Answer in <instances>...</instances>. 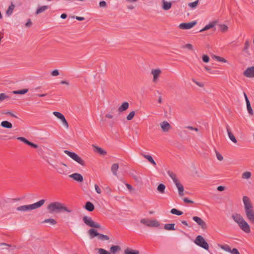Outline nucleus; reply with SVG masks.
Masks as SVG:
<instances>
[{"instance_id": "nucleus-11", "label": "nucleus", "mask_w": 254, "mask_h": 254, "mask_svg": "<svg viewBox=\"0 0 254 254\" xmlns=\"http://www.w3.org/2000/svg\"><path fill=\"white\" fill-rule=\"evenodd\" d=\"M192 219L199 225L203 230H206L207 228V224L201 218L197 216H193Z\"/></svg>"}, {"instance_id": "nucleus-28", "label": "nucleus", "mask_w": 254, "mask_h": 254, "mask_svg": "<svg viewBox=\"0 0 254 254\" xmlns=\"http://www.w3.org/2000/svg\"><path fill=\"white\" fill-rule=\"evenodd\" d=\"M175 224L174 223L166 224L164 225V228L167 230H175Z\"/></svg>"}, {"instance_id": "nucleus-58", "label": "nucleus", "mask_w": 254, "mask_h": 254, "mask_svg": "<svg viewBox=\"0 0 254 254\" xmlns=\"http://www.w3.org/2000/svg\"><path fill=\"white\" fill-rule=\"evenodd\" d=\"M94 187H95V189L96 192L100 194L101 193V190L100 188H99V187L97 184H95Z\"/></svg>"}, {"instance_id": "nucleus-39", "label": "nucleus", "mask_w": 254, "mask_h": 254, "mask_svg": "<svg viewBox=\"0 0 254 254\" xmlns=\"http://www.w3.org/2000/svg\"><path fill=\"white\" fill-rule=\"evenodd\" d=\"M53 115L55 116L57 118L59 119L60 120L63 119L64 116L60 112L55 111L53 112Z\"/></svg>"}, {"instance_id": "nucleus-15", "label": "nucleus", "mask_w": 254, "mask_h": 254, "mask_svg": "<svg viewBox=\"0 0 254 254\" xmlns=\"http://www.w3.org/2000/svg\"><path fill=\"white\" fill-rule=\"evenodd\" d=\"M232 218L234 221L238 225L244 220L243 216L238 213H234L232 215Z\"/></svg>"}, {"instance_id": "nucleus-3", "label": "nucleus", "mask_w": 254, "mask_h": 254, "mask_svg": "<svg viewBox=\"0 0 254 254\" xmlns=\"http://www.w3.org/2000/svg\"><path fill=\"white\" fill-rule=\"evenodd\" d=\"M47 209L51 214L59 213L64 211L70 213L72 210L68 208L63 203L55 201L50 203L47 205Z\"/></svg>"}, {"instance_id": "nucleus-9", "label": "nucleus", "mask_w": 254, "mask_h": 254, "mask_svg": "<svg viewBox=\"0 0 254 254\" xmlns=\"http://www.w3.org/2000/svg\"><path fill=\"white\" fill-rule=\"evenodd\" d=\"M140 223L150 227H157L160 225L157 220H150L147 219H141Z\"/></svg>"}, {"instance_id": "nucleus-16", "label": "nucleus", "mask_w": 254, "mask_h": 254, "mask_svg": "<svg viewBox=\"0 0 254 254\" xmlns=\"http://www.w3.org/2000/svg\"><path fill=\"white\" fill-rule=\"evenodd\" d=\"M69 177L79 183H81L83 181V176L80 174L79 173H73L71 175H70Z\"/></svg>"}, {"instance_id": "nucleus-64", "label": "nucleus", "mask_w": 254, "mask_h": 254, "mask_svg": "<svg viewBox=\"0 0 254 254\" xmlns=\"http://www.w3.org/2000/svg\"><path fill=\"white\" fill-rule=\"evenodd\" d=\"M73 18H75L76 20H77L78 21H82L85 19L84 17H80V16H73Z\"/></svg>"}, {"instance_id": "nucleus-24", "label": "nucleus", "mask_w": 254, "mask_h": 254, "mask_svg": "<svg viewBox=\"0 0 254 254\" xmlns=\"http://www.w3.org/2000/svg\"><path fill=\"white\" fill-rule=\"evenodd\" d=\"M88 234L90 236V238L92 239L95 237L98 236L99 233H98L96 230L94 229H90L88 232Z\"/></svg>"}, {"instance_id": "nucleus-52", "label": "nucleus", "mask_w": 254, "mask_h": 254, "mask_svg": "<svg viewBox=\"0 0 254 254\" xmlns=\"http://www.w3.org/2000/svg\"><path fill=\"white\" fill-rule=\"evenodd\" d=\"M61 121L62 122L63 125L65 126V127L66 128H68V124L67 121L66 120L65 117L63 118V119H62Z\"/></svg>"}, {"instance_id": "nucleus-17", "label": "nucleus", "mask_w": 254, "mask_h": 254, "mask_svg": "<svg viewBox=\"0 0 254 254\" xmlns=\"http://www.w3.org/2000/svg\"><path fill=\"white\" fill-rule=\"evenodd\" d=\"M161 127L164 132H168L171 128V125L166 121H163L160 124Z\"/></svg>"}, {"instance_id": "nucleus-19", "label": "nucleus", "mask_w": 254, "mask_h": 254, "mask_svg": "<svg viewBox=\"0 0 254 254\" xmlns=\"http://www.w3.org/2000/svg\"><path fill=\"white\" fill-rule=\"evenodd\" d=\"M162 7L164 10H168L171 8L172 5L171 2H168L166 1L165 0H162Z\"/></svg>"}, {"instance_id": "nucleus-54", "label": "nucleus", "mask_w": 254, "mask_h": 254, "mask_svg": "<svg viewBox=\"0 0 254 254\" xmlns=\"http://www.w3.org/2000/svg\"><path fill=\"white\" fill-rule=\"evenodd\" d=\"M51 75L54 76H56L59 75L60 73L58 69H55L51 72Z\"/></svg>"}, {"instance_id": "nucleus-31", "label": "nucleus", "mask_w": 254, "mask_h": 254, "mask_svg": "<svg viewBox=\"0 0 254 254\" xmlns=\"http://www.w3.org/2000/svg\"><path fill=\"white\" fill-rule=\"evenodd\" d=\"M15 7V5L11 3V4L9 6L8 9L6 11V13L7 15L9 16L12 14L13 9Z\"/></svg>"}, {"instance_id": "nucleus-32", "label": "nucleus", "mask_w": 254, "mask_h": 254, "mask_svg": "<svg viewBox=\"0 0 254 254\" xmlns=\"http://www.w3.org/2000/svg\"><path fill=\"white\" fill-rule=\"evenodd\" d=\"M165 188L166 186L163 184H160L158 186L157 190L160 193H164L165 192Z\"/></svg>"}, {"instance_id": "nucleus-27", "label": "nucleus", "mask_w": 254, "mask_h": 254, "mask_svg": "<svg viewBox=\"0 0 254 254\" xmlns=\"http://www.w3.org/2000/svg\"><path fill=\"white\" fill-rule=\"evenodd\" d=\"M119 169V165L117 163H114L111 167V171L115 176H117V171Z\"/></svg>"}, {"instance_id": "nucleus-10", "label": "nucleus", "mask_w": 254, "mask_h": 254, "mask_svg": "<svg viewBox=\"0 0 254 254\" xmlns=\"http://www.w3.org/2000/svg\"><path fill=\"white\" fill-rule=\"evenodd\" d=\"M196 21H193L188 23H182L179 25L181 29H190L196 24Z\"/></svg>"}, {"instance_id": "nucleus-29", "label": "nucleus", "mask_w": 254, "mask_h": 254, "mask_svg": "<svg viewBox=\"0 0 254 254\" xmlns=\"http://www.w3.org/2000/svg\"><path fill=\"white\" fill-rule=\"evenodd\" d=\"M120 251L121 248L119 246H112L110 248V252L113 254H115Z\"/></svg>"}, {"instance_id": "nucleus-6", "label": "nucleus", "mask_w": 254, "mask_h": 254, "mask_svg": "<svg viewBox=\"0 0 254 254\" xmlns=\"http://www.w3.org/2000/svg\"><path fill=\"white\" fill-rule=\"evenodd\" d=\"M49 164L51 165L54 168H55L57 172L61 175H66V173L67 172V166L64 163H61L59 165H53L51 164L48 161H47Z\"/></svg>"}, {"instance_id": "nucleus-14", "label": "nucleus", "mask_w": 254, "mask_h": 254, "mask_svg": "<svg viewBox=\"0 0 254 254\" xmlns=\"http://www.w3.org/2000/svg\"><path fill=\"white\" fill-rule=\"evenodd\" d=\"M151 73L153 75V81L155 82L161 73V70L159 68L153 69L151 70Z\"/></svg>"}, {"instance_id": "nucleus-40", "label": "nucleus", "mask_w": 254, "mask_h": 254, "mask_svg": "<svg viewBox=\"0 0 254 254\" xmlns=\"http://www.w3.org/2000/svg\"><path fill=\"white\" fill-rule=\"evenodd\" d=\"M219 27L221 31L223 32H225L228 30V27L225 24H220Z\"/></svg>"}, {"instance_id": "nucleus-46", "label": "nucleus", "mask_w": 254, "mask_h": 254, "mask_svg": "<svg viewBox=\"0 0 254 254\" xmlns=\"http://www.w3.org/2000/svg\"><path fill=\"white\" fill-rule=\"evenodd\" d=\"M178 193L179 195L180 196H182L184 195V186L182 185L181 187H180L179 188H178Z\"/></svg>"}, {"instance_id": "nucleus-44", "label": "nucleus", "mask_w": 254, "mask_h": 254, "mask_svg": "<svg viewBox=\"0 0 254 254\" xmlns=\"http://www.w3.org/2000/svg\"><path fill=\"white\" fill-rule=\"evenodd\" d=\"M134 115H135V112L134 111H131L127 116V120H128V121L131 120L133 118Z\"/></svg>"}, {"instance_id": "nucleus-12", "label": "nucleus", "mask_w": 254, "mask_h": 254, "mask_svg": "<svg viewBox=\"0 0 254 254\" xmlns=\"http://www.w3.org/2000/svg\"><path fill=\"white\" fill-rule=\"evenodd\" d=\"M238 225L241 229L245 233H249L251 232L250 227L245 220L243 222H241Z\"/></svg>"}, {"instance_id": "nucleus-45", "label": "nucleus", "mask_w": 254, "mask_h": 254, "mask_svg": "<svg viewBox=\"0 0 254 254\" xmlns=\"http://www.w3.org/2000/svg\"><path fill=\"white\" fill-rule=\"evenodd\" d=\"M251 176V173L250 172H245L242 175L243 178L248 179Z\"/></svg>"}, {"instance_id": "nucleus-18", "label": "nucleus", "mask_w": 254, "mask_h": 254, "mask_svg": "<svg viewBox=\"0 0 254 254\" xmlns=\"http://www.w3.org/2000/svg\"><path fill=\"white\" fill-rule=\"evenodd\" d=\"M217 21H213L210 22L208 24L206 25L203 28L201 29L199 32H203L209 29L213 28L217 24Z\"/></svg>"}, {"instance_id": "nucleus-13", "label": "nucleus", "mask_w": 254, "mask_h": 254, "mask_svg": "<svg viewBox=\"0 0 254 254\" xmlns=\"http://www.w3.org/2000/svg\"><path fill=\"white\" fill-rule=\"evenodd\" d=\"M244 75L247 77L254 78V66L248 67L244 72Z\"/></svg>"}, {"instance_id": "nucleus-36", "label": "nucleus", "mask_w": 254, "mask_h": 254, "mask_svg": "<svg viewBox=\"0 0 254 254\" xmlns=\"http://www.w3.org/2000/svg\"><path fill=\"white\" fill-rule=\"evenodd\" d=\"M43 223H49L52 225H55L57 224V221L52 218L46 219L43 221Z\"/></svg>"}, {"instance_id": "nucleus-23", "label": "nucleus", "mask_w": 254, "mask_h": 254, "mask_svg": "<svg viewBox=\"0 0 254 254\" xmlns=\"http://www.w3.org/2000/svg\"><path fill=\"white\" fill-rule=\"evenodd\" d=\"M84 208L88 211L91 212L94 210L95 207L93 204L90 202L88 201L85 203Z\"/></svg>"}, {"instance_id": "nucleus-48", "label": "nucleus", "mask_w": 254, "mask_h": 254, "mask_svg": "<svg viewBox=\"0 0 254 254\" xmlns=\"http://www.w3.org/2000/svg\"><path fill=\"white\" fill-rule=\"evenodd\" d=\"M215 153L217 159L220 161H222L223 160L222 155L216 150H215Z\"/></svg>"}, {"instance_id": "nucleus-49", "label": "nucleus", "mask_w": 254, "mask_h": 254, "mask_svg": "<svg viewBox=\"0 0 254 254\" xmlns=\"http://www.w3.org/2000/svg\"><path fill=\"white\" fill-rule=\"evenodd\" d=\"M98 252L100 254H111L108 251L101 248L98 250Z\"/></svg>"}, {"instance_id": "nucleus-50", "label": "nucleus", "mask_w": 254, "mask_h": 254, "mask_svg": "<svg viewBox=\"0 0 254 254\" xmlns=\"http://www.w3.org/2000/svg\"><path fill=\"white\" fill-rule=\"evenodd\" d=\"M192 81L199 87H204V84L203 83L198 82L193 78L192 79Z\"/></svg>"}, {"instance_id": "nucleus-47", "label": "nucleus", "mask_w": 254, "mask_h": 254, "mask_svg": "<svg viewBox=\"0 0 254 254\" xmlns=\"http://www.w3.org/2000/svg\"><path fill=\"white\" fill-rule=\"evenodd\" d=\"M98 239L101 240H109V237L107 235L99 234V235H98Z\"/></svg>"}, {"instance_id": "nucleus-2", "label": "nucleus", "mask_w": 254, "mask_h": 254, "mask_svg": "<svg viewBox=\"0 0 254 254\" xmlns=\"http://www.w3.org/2000/svg\"><path fill=\"white\" fill-rule=\"evenodd\" d=\"M243 201L246 218L252 224H254V210L250 199L247 196H244Z\"/></svg>"}, {"instance_id": "nucleus-56", "label": "nucleus", "mask_w": 254, "mask_h": 254, "mask_svg": "<svg viewBox=\"0 0 254 254\" xmlns=\"http://www.w3.org/2000/svg\"><path fill=\"white\" fill-rule=\"evenodd\" d=\"M183 201L185 202V203H194V201H192V200H191L190 199H189L187 197H185L183 198Z\"/></svg>"}, {"instance_id": "nucleus-20", "label": "nucleus", "mask_w": 254, "mask_h": 254, "mask_svg": "<svg viewBox=\"0 0 254 254\" xmlns=\"http://www.w3.org/2000/svg\"><path fill=\"white\" fill-rule=\"evenodd\" d=\"M129 107V104L127 102H124L123 104L119 107L118 110L120 113L126 111Z\"/></svg>"}, {"instance_id": "nucleus-8", "label": "nucleus", "mask_w": 254, "mask_h": 254, "mask_svg": "<svg viewBox=\"0 0 254 254\" xmlns=\"http://www.w3.org/2000/svg\"><path fill=\"white\" fill-rule=\"evenodd\" d=\"M83 221L86 225L89 227L99 229L101 228L100 224L94 222L91 217L85 216L83 218Z\"/></svg>"}, {"instance_id": "nucleus-57", "label": "nucleus", "mask_w": 254, "mask_h": 254, "mask_svg": "<svg viewBox=\"0 0 254 254\" xmlns=\"http://www.w3.org/2000/svg\"><path fill=\"white\" fill-rule=\"evenodd\" d=\"M183 48H187V49H188L189 50H192L193 49V47H192V45L190 44H186L184 47Z\"/></svg>"}, {"instance_id": "nucleus-35", "label": "nucleus", "mask_w": 254, "mask_h": 254, "mask_svg": "<svg viewBox=\"0 0 254 254\" xmlns=\"http://www.w3.org/2000/svg\"><path fill=\"white\" fill-rule=\"evenodd\" d=\"M170 212L174 215H177L178 216L181 215L183 214V212L181 211H180L176 208H173L171 210Z\"/></svg>"}, {"instance_id": "nucleus-43", "label": "nucleus", "mask_w": 254, "mask_h": 254, "mask_svg": "<svg viewBox=\"0 0 254 254\" xmlns=\"http://www.w3.org/2000/svg\"><path fill=\"white\" fill-rule=\"evenodd\" d=\"M9 97L6 95L5 93L0 94V102L3 101V100L9 99Z\"/></svg>"}, {"instance_id": "nucleus-55", "label": "nucleus", "mask_w": 254, "mask_h": 254, "mask_svg": "<svg viewBox=\"0 0 254 254\" xmlns=\"http://www.w3.org/2000/svg\"><path fill=\"white\" fill-rule=\"evenodd\" d=\"M230 253L232 254H240L238 250L236 248H233L232 250H231Z\"/></svg>"}, {"instance_id": "nucleus-1", "label": "nucleus", "mask_w": 254, "mask_h": 254, "mask_svg": "<svg viewBox=\"0 0 254 254\" xmlns=\"http://www.w3.org/2000/svg\"><path fill=\"white\" fill-rule=\"evenodd\" d=\"M45 199H41L39 201L33 204L24 205L18 206L15 208L12 203H9L7 205V210H9L8 214H14L15 213L14 210L20 212H26L31 211L41 207L45 202Z\"/></svg>"}, {"instance_id": "nucleus-63", "label": "nucleus", "mask_w": 254, "mask_h": 254, "mask_svg": "<svg viewBox=\"0 0 254 254\" xmlns=\"http://www.w3.org/2000/svg\"><path fill=\"white\" fill-rule=\"evenodd\" d=\"M177 188H179L180 187H181L182 186V184L180 183L179 180L176 181L175 182H174Z\"/></svg>"}, {"instance_id": "nucleus-7", "label": "nucleus", "mask_w": 254, "mask_h": 254, "mask_svg": "<svg viewBox=\"0 0 254 254\" xmlns=\"http://www.w3.org/2000/svg\"><path fill=\"white\" fill-rule=\"evenodd\" d=\"M194 243L206 250H208L209 249L208 243L201 235H198L196 237L194 240Z\"/></svg>"}, {"instance_id": "nucleus-25", "label": "nucleus", "mask_w": 254, "mask_h": 254, "mask_svg": "<svg viewBox=\"0 0 254 254\" xmlns=\"http://www.w3.org/2000/svg\"><path fill=\"white\" fill-rule=\"evenodd\" d=\"M93 146L94 147V151L99 153L101 155H104L107 154V152L103 150L102 148L99 147L98 146H96L95 145H93Z\"/></svg>"}, {"instance_id": "nucleus-61", "label": "nucleus", "mask_w": 254, "mask_h": 254, "mask_svg": "<svg viewBox=\"0 0 254 254\" xmlns=\"http://www.w3.org/2000/svg\"><path fill=\"white\" fill-rule=\"evenodd\" d=\"M32 23L30 19H28L27 22L25 23V26L27 27H29L32 25Z\"/></svg>"}, {"instance_id": "nucleus-38", "label": "nucleus", "mask_w": 254, "mask_h": 254, "mask_svg": "<svg viewBox=\"0 0 254 254\" xmlns=\"http://www.w3.org/2000/svg\"><path fill=\"white\" fill-rule=\"evenodd\" d=\"M218 246L221 249H222V250H223L226 252L230 253V252L231 251V249L230 247L227 245H219Z\"/></svg>"}, {"instance_id": "nucleus-59", "label": "nucleus", "mask_w": 254, "mask_h": 254, "mask_svg": "<svg viewBox=\"0 0 254 254\" xmlns=\"http://www.w3.org/2000/svg\"><path fill=\"white\" fill-rule=\"evenodd\" d=\"M217 61L218 62H223V63H226L227 60L224 59L223 58L218 57L217 58Z\"/></svg>"}, {"instance_id": "nucleus-51", "label": "nucleus", "mask_w": 254, "mask_h": 254, "mask_svg": "<svg viewBox=\"0 0 254 254\" xmlns=\"http://www.w3.org/2000/svg\"><path fill=\"white\" fill-rule=\"evenodd\" d=\"M202 59V61L204 63H208L209 61V60H210L209 57L207 55H203Z\"/></svg>"}, {"instance_id": "nucleus-4", "label": "nucleus", "mask_w": 254, "mask_h": 254, "mask_svg": "<svg viewBox=\"0 0 254 254\" xmlns=\"http://www.w3.org/2000/svg\"><path fill=\"white\" fill-rule=\"evenodd\" d=\"M64 153L81 166H85L86 165L85 161L76 153L67 150H64Z\"/></svg>"}, {"instance_id": "nucleus-37", "label": "nucleus", "mask_w": 254, "mask_h": 254, "mask_svg": "<svg viewBox=\"0 0 254 254\" xmlns=\"http://www.w3.org/2000/svg\"><path fill=\"white\" fill-rule=\"evenodd\" d=\"M28 91V89H23L22 90H19L17 91H13L12 93L14 94H24L26 93Z\"/></svg>"}, {"instance_id": "nucleus-60", "label": "nucleus", "mask_w": 254, "mask_h": 254, "mask_svg": "<svg viewBox=\"0 0 254 254\" xmlns=\"http://www.w3.org/2000/svg\"><path fill=\"white\" fill-rule=\"evenodd\" d=\"M99 5L100 7H105L107 6V3L105 1H101L99 2Z\"/></svg>"}, {"instance_id": "nucleus-22", "label": "nucleus", "mask_w": 254, "mask_h": 254, "mask_svg": "<svg viewBox=\"0 0 254 254\" xmlns=\"http://www.w3.org/2000/svg\"><path fill=\"white\" fill-rule=\"evenodd\" d=\"M226 129L228 132V134L229 136V137L231 139V140L234 143H237V140L236 138H235V136L233 135L231 131L230 130V127L229 126H226Z\"/></svg>"}, {"instance_id": "nucleus-30", "label": "nucleus", "mask_w": 254, "mask_h": 254, "mask_svg": "<svg viewBox=\"0 0 254 254\" xmlns=\"http://www.w3.org/2000/svg\"><path fill=\"white\" fill-rule=\"evenodd\" d=\"M139 252L137 250L127 248L125 250V254H139Z\"/></svg>"}, {"instance_id": "nucleus-26", "label": "nucleus", "mask_w": 254, "mask_h": 254, "mask_svg": "<svg viewBox=\"0 0 254 254\" xmlns=\"http://www.w3.org/2000/svg\"><path fill=\"white\" fill-rule=\"evenodd\" d=\"M0 126L6 128H11L12 127V124L7 121H2L0 124Z\"/></svg>"}, {"instance_id": "nucleus-33", "label": "nucleus", "mask_w": 254, "mask_h": 254, "mask_svg": "<svg viewBox=\"0 0 254 254\" xmlns=\"http://www.w3.org/2000/svg\"><path fill=\"white\" fill-rule=\"evenodd\" d=\"M48 7H49V6L48 5H44V6H42L39 7L36 11V14H39L44 12L45 10L47 9L48 8Z\"/></svg>"}, {"instance_id": "nucleus-5", "label": "nucleus", "mask_w": 254, "mask_h": 254, "mask_svg": "<svg viewBox=\"0 0 254 254\" xmlns=\"http://www.w3.org/2000/svg\"><path fill=\"white\" fill-rule=\"evenodd\" d=\"M17 139L21 141H22L26 144L31 146V147L34 148H37V152L40 155H42L43 153V150L42 147H39L38 145L36 144H35L31 141H29L26 138L23 137H18Z\"/></svg>"}, {"instance_id": "nucleus-42", "label": "nucleus", "mask_w": 254, "mask_h": 254, "mask_svg": "<svg viewBox=\"0 0 254 254\" xmlns=\"http://www.w3.org/2000/svg\"><path fill=\"white\" fill-rule=\"evenodd\" d=\"M246 104H247V109H248V111L249 113L251 115H253V111L251 106L250 102V101L247 102V103H246Z\"/></svg>"}, {"instance_id": "nucleus-34", "label": "nucleus", "mask_w": 254, "mask_h": 254, "mask_svg": "<svg viewBox=\"0 0 254 254\" xmlns=\"http://www.w3.org/2000/svg\"><path fill=\"white\" fill-rule=\"evenodd\" d=\"M167 174L169 175V176L173 180L174 183L176 181L178 180V179L177 178L176 175L174 173H173V172H171L170 171H167Z\"/></svg>"}, {"instance_id": "nucleus-62", "label": "nucleus", "mask_w": 254, "mask_h": 254, "mask_svg": "<svg viewBox=\"0 0 254 254\" xmlns=\"http://www.w3.org/2000/svg\"><path fill=\"white\" fill-rule=\"evenodd\" d=\"M186 128L190 129V130H195L196 131H198V128H196V127H191V126H188L186 127Z\"/></svg>"}, {"instance_id": "nucleus-53", "label": "nucleus", "mask_w": 254, "mask_h": 254, "mask_svg": "<svg viewBox=\"0 0 254 254\" xmlns=\"http://www.w3.org/2000/svg\"><path fill=\"white\" fill-rule=\"evenodd\" d=\"M249 46H250V44H249V42L248 40H246L245 43V45H244V49H243V50L244 51H247V50L248 49L249 47Z\"/></svg>"}, {"instance_id": "nucleus-21", "label": "nucleus", "mask_w": 254, "mask_h": 254, "mask_svg": "<svg viewBox=\"0 0 254 254\" xmlns=\"http://www.w3.org/2000/svg\"><path fill=\"white\" fill-rule=\"evenodd\" d=\"M140 155H142L143 157L146 159L150 163H151L153 166H156V163L153 160L152 156L150 155L145 154L142 152L140 153Z\"/></svg>"}, {"instance_id": "nucleus-41", "label": "nucleus", "mask_w": 254, "mask_h": 254, "mask_svg": "<svg viewBox=\"0 0 254 254\" xmlns=\"http://www.w3.org/2000/svg\"><path fill=\"white\" fill-rule=\"evenodd\" d=\"M198 0H195V1L190 2L188 4V5L192 8H194L197 6L198 3Z\"/></svg>"}]
</instances>
